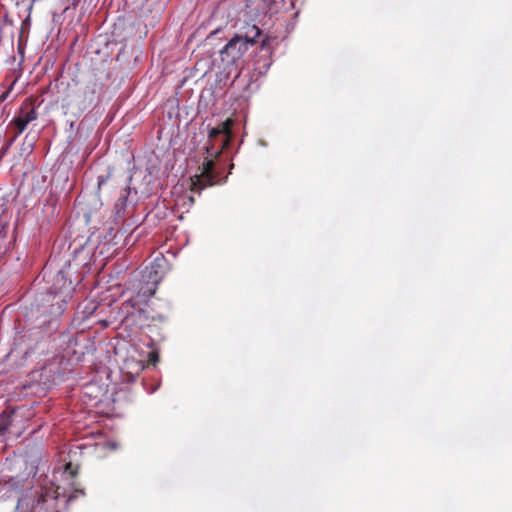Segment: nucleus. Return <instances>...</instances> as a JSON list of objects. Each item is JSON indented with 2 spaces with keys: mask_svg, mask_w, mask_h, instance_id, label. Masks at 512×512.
<instances>
[{
  "mask_svg": "<svg viewBox=\"0 0 512 512\" xmlns=\"http://www.w3.org/2000/svg\"><path fill=\"white\" fill-rule=\"evenodd\" d=\"M201 172L191 177V191L201 193L207 187L220 183L219 174L215 171V162L213 159L205 158Z\"/></svg>",
  "mask_w": 512,
  "mask_h": 512,
  "instance_id": "f257e3e1",
  "label": "nucleus"
},
{
  "mask_svg": "<svg viewBox=\"0 0 512 512\" xmlns=\"http://www.w3.org/2000/svg\"><path fill=\"white\" fill-rule=\"evenodd\" d=\"M79 473V466L74 465L71 462H68L65 465L62 476L65 478L69 489L63 487V492H60L61 486H57L56 493L57 495H63L67 497L69 501L76 499L79 495H84V490L79 488V483L76 478Z\"/></svg>",
  "mask_w": 512,
  "mask_h": 512,
  "instance_id": "f03ea898",
  "label": "nucleus"
},
{
  "mask_svg": "<svg viewBox=\"0 0 512 512\" xmlns=\"http://www.w3.org/2000/svg\"><path fill=\"white\" fill-rule=\"evenodd\" d=\"M234 121L231 118L226 119L218 126L213 127L209 130V140L214 141L219 135H224L222 147L219 150H214V144H210L206 147V153L208 157H218L222 150L228 146L232 136V126Z\"/></svg>",
  "mask_w": 512,
  "mask_h": 512,
  "instance_id": "7ed1b4c3",
  "label": "nucleus"
},
{
  "mask_svg": "<svg viewBox=\"0 0 512 512\" xmlns=\"http://www.w3.org/2000/svg\"><path fill=\"white\" fill-rule=\"evenodd\" d=\"M71 283H68L67 287L64 290H60L59 292L51 291L49 296V302H51V313L59 317L66 308L67 303L72 298V288L70 287Z\"/></svg>",
  "mask_w": 512,
  "mask_h": 512,
  "instance_id": "20e7f679",
  "label": "nucleus"
},
{
  "mask_svg": "<svg viewBox=\"0 0 512 512\" xmlns=\"http://www.w3.org/2000/svg\"><path fill=\"white\" fill-rule=\"evenodd\" d=\"M248 49V43L242 36L236 35L228 41L224 48L220 51L221 55H227L232 60L239 59Z\"/></svg>",
  "mask_w": 512,
  "mask_h": 512,
  "instance_id": "39448f33",
  "label": "nucleus"
},
{
  "mask_svg": "<svg viewBox=\"0 0 512 512\" xmlns=\"http://www.w3.org/2000/svg\"><path fill=\"white\" fill-rule=\"evenodd\" d=\"M36 118L37 113L33 107L30 105L22 107L19 115L13 119V123L18 129L17 135L21 134L27 128V125Z\"/></svg>",
  "mask_w": 512,
  "mask_h": 512,
  "instance_id": "423d86ee",
  "label": "nucleus"
},
{
  "mask_svg": "<svg viewBox=\"0 0 512 512\" xmlns=\"http://www.w3.org/2000/svg\"><path fill=\"white\" fill-rule=\"evenodd\" d=\"M96 99V89L95 84L87 85L85 91L83 92V99L81 101V106L83 109L90 107Z\"/></svg>",
  "mask_w": 512,
  "mask_h": 512,
  "instance_id": "0eeeda50",
  "label": "nucleus"
},
{
  "mask_svg": "<svg viewBox=\"0 0 512 512\" xmlns=\"http://www.w3.org/2000/svg\"><path fill=\"white\" fill-rule=\"evenodd\" d=\"M260 35L261 30L256 25H252L242 37L248 44L254 45Z\"/></svg>",
  "mask_w": 512,
  "mask_h": 512,
  "instance_id": "6e6552de",
  "label": "nucleus"
},
{
  "mask_svg": "<svg viewBox=\"0 0 512 512\" xmlns=\"http://www.w3.org/2000/svg\"><path fill=\"white\" fill-rule=\"evenodd\" d=\"M110 178V174L98 176V189Z\"/></svg>",
  "mask_w": 512,
  "mask_h": 512,
  "instance_id": "1a4fd4ad",
  "label": "nucleus"
},
{
  "mask_svg": "<svg viewBox=\"0 0 512 512\" xmlns=\"http://www.w3.org/2000/svg\"><path fill=\"white\" fill-rule=\"evenodd\" d=\"M149 361L152 363V364H155L157 361H158V354L156 352H151L149 354Z\"/></svg>",
  "mask_w": 512,
  "mask_h": 512,
  "instance_id": "9d476101",
  "label": "nucleus"
},
{
  "mask_svg": "<svg viewBox=\"0 0 512 512\" xmlns=\"http://www.w3.org/2000/svg\"><path fill=\"white\" fill-rule=\"evenodd\" d=\"M61 281H63L64 284H66V280H65L64 276L59 274V275H57V282H61Z\"/></svg>",
  "mask_w": 512,
  "mask_h": 512,
  "instance_id": "9b49d317",
  "label": "nucleus"
},
{
  "mask_svg": "<svg viewBox=\"0 0 512 512\" xmlns=\"http://www.w3.org/2000/svg\"><path fill=\"white\" fill-rule=\"evenodd\" d=\"M9 94V90L4 92L1 96H0V101H4L7 97V95Z\"/></svg>",
  "mask_w": 512,
  "mask_h": 512,
  "instance_id": "f8f14e48",
  "label": "nucleus"
},
{
  "mask_svg": "<svg viewBox=\"0 0 512 512\" xmlns=\"http://www.w3.org/2000/svg\"><path fill=\"white\" fill-rule=\"evenodd\" d=\"M41 500H43V501H44V499H43L42 497H40V498L38 499V503H40V502H41Z\"/></svg>",
  "mask_w": 512,
  "mask_h": 512,
  "instance_id": "ddd939ff",
  "label": "nucleus"
}]
</instances>
